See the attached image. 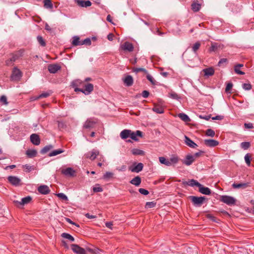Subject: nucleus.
<instances>
[{
    "mask_svg": "<svg viewBox=\"0 0 254 254\" xmlns=\"http://www.w3.org/2000/svg\"><path fill=\"white\" fill-rule=\"evenodd\" d=\"M38 191L43 194H47L50 192L49 187L46 185H41L38 188Z\"/></svg>",
    "mask_w": 254,
    "mask_h": 254,
    "instance_id": "nucleus-15",
    "label": "nucleus"
},
{
    "mask_svg": "<svg viewBox=\"0 0 254 254\" xmlns=\"http://www.w3.org/2000/svg\"><path fill=\"white\" fill-rule=\"evenodd\" d=\"M44 6L47 8H52L53 5L51 0H44Z\"/></svg>",
    "mask_w": 254,
    "mask_h": 254,
    "instance_id": "nucleus-44",
    "label": "nucleus"
},
{
    "mask_svg": "<svg viewBox=\"0 0 254 254\" xmlns=\"http://www.w3.org/2000/svg\"><path fill=\"white\" fill-rule=\"evenodd\" d=\"M114 174L110 172H106L103 175V179L106 180H109V179L112 178L113 177Z\"/></svg>",
    "mask_w": 254,
    "mask_h": 254,
    "instance_id": "nucleus-40",
    "label": "nucleus"
},
{
    "mask_svg": "<svg viewBox=\"0 0 254 254\" xmlns=\"http://www.w3.org/2000/svg\"><path fill=\"white\" fill-rule=\"evenodd\" d=\"M169 97L172 99L178 100L180 99L179 96L175 92L172 91L169 94Z\"/></svg>",
    "mask_w": 254,
    "mask_h": 254,
    "instance_id": "nucleus-45",
    "label": "nucleus"
},
{
    "mask_svg": "<svg viewBox=\"0 0 254 254\" xmlns=\"http://www.w3.org/2000/svg\"><path fill=\"white\" fill-rule=\"evenodd\" d=\"M31 142L35 145H38L40 143V138L39 136L36 133H33L30 137Z\"/></svg>",
    "mask_w": 254,
    "mask_h": 254,
    "instance_id": "nucleus-11",
    "label": "nucleus"
},
{
    "mask_svg": "<svg viewBox=\"0 0 254 254\" xmlns=\"http://www.w3.org/2000/svg\"><path fill=\"white\" fill-rule=\"evenodd\" d=\"M220 200L227 205H233L236 202V199L232 196L228 195H222L221 196Z\"/></svg>",
    "mask_w": 254,
    "mask_h": 254,
    "instance_id": "nucleus-2",
    "label": "nucleus"
},
{
    "mask_svg": "<svg viewBox=\"0 0 254 254\" xmlns=\"http://www.w3.org/2000/svg\"><path fill=\"white\" fill-rule=\"evenodd\" d=\"M251 156L249 153L246 154L244 157L246 163L248 166L251 165Z\"/></svg>",
    "mask_w": 254,
    "mask_h": 254,
    "instance_id": "nucleus-47",
    "label": "nucleus"
},
{
    "mask_svg": "<svg viewBox=\"0 0 254 254\" xmlns=\"http://www.w3.org/2000/svg\"><path fill=\"white\" fill-rule=\"evenodd\" d=\"M141 178L139 176H136L133 178L130 181V183L135 186H138L141 183Z\"/></svg>",
    "mask_w": 254,
    "mask_h": 254,
    "instance_id": "nucleus-27",
    "label": "nucleus"
},
{
    "mask_svg": "<svg viewBox=\"0 0 254 254\" xmlns=\"http://www.w3.org/2000/svg\"><path fill=\"white\" fill-rule=\"evenodd\" d=\"M37 151L36 150H28L26 151V155L29 157H30V158H32V157H34L35 156H36V155H37Z\"/></svg>",
    "mask_w": 254,
    "mask_h": 254,
    "instance_id": "nucleus-36",
    "label": "nucleus"
},
{
    "mask_svg": "<svg viewBox=\"0 0 254 254\" xmlns=\"http://www.w3.org/2000/svg\"><path fill=\"white\" fill-rule=\"evenodd\" d=\"M93 190L94 192H99L103 191V189L99 186V185H96L95 187H93Z\"/></svg>",
    "mask_w": 254,
    "mask_h": 254,
    "instance_id": "nucleus-50",
    "label": "nucleus"
},
{
    "mask_svg": "<svg viewBox=\"0 0 254 254\" xmlns=\"http://www.w3.org/2000/svg\"><path fill=\"white\" fill-rule=\"evenodd\" d=\"M57 195L60 198H61L64 200L66 201L68 200V198H67V196L63 193H59L57 194Z\"/></svg>",
    "mask_w": 254,
    "mask_h": 254,
    "instance_id": "nucleus-55",
    "label": "nucleus"
},
{
    "mask_svg": "<svg viewBox=\"0 0 254 254\" xmlns=\"http://www.w3.org/2000/svg\"><path fill=\"white\" fill-rule=\"evenodd\" d=\"M184 184L191 187L197 186L198 187L199 186H200V184L193 179L189 180Z\"/></svg>",
    "mask_w": 254,
    "mask_h": 254,
    "instance_id": "nucleus-26",
    "label": "nucleus"
},
{
    "mask_svg": "<svg viewBox=\"0 0 254 254\" xmlns=\"http://www.w3.org/2000/svg\"><path fill=\"white\" fill-rule=\"evenodd\" d=\"M194 161V156H192V155L188 154L187 155L185 158L182 161V162L184 164L187 166H190Z\"/></svg>",
    "mask_w": 254,
    "mask_h": 254,
    "instance_id": "nucleus-7",
    "label": "nucleus"
},
{
    "mask_svg": "<svg viewBox=\"0 0 254 254\" xmlns=\"http://www.w3.org/2000/svg\"><path fill=\"white\" fill-rule=\"evenodd\" d=\"M31 199V197L30 196H28L22 198L21 201H16L15 202L19 204L20 205H25L29 203Z\"/></svg>",
    "mask_w": 254,
    "mask_h": 254,
    "instance_id": "nucleus-24",
    "label": "nucleus"
},
{
    "mask_svg": "<svg viewBox=\"0 0 254 254\" xmlns=\"http://www.w3.org/2000/svg\"><path fill=\"white\" fill-rule=\"evenodd\" d=\"M81 45H90L91 44V39L89 38H87L84 39L83 41H81Z\"/></svg>",
    "mask_w": 254,
    "mask_h": 254,
    "instance_id": "nucleus-53",
    "label": "nucleus"
},
{
    "mask_svg": "<svg viewBox=\"0 0 254 254\" xmlns=\"http://www.w3.org/2000/svg\"><path fill=\"white\" fill-rule=\"evenodd\" d=\"M149 95V93L148 91H146V90H144L142 92V96L143 98H147L148 97Z\"/></svg>",
    "mask_w": 254,
    "mask_h": 254,
    "instance_id": "nucleus-64",
    "label": "nucleus"
},
{
    "mask_svg": "<svg viewBox=\"0 0 254 254\" xmlns=\"http://www.w3.org/2000/svg\"><path fill=\"white\" fill-rule=\"evenodd\" d=\"M18 59V58L16 57V55L14 54L12 55L11 58L6 61V64L7 65H12L13 63Z\"/></svg>",
    "mask_w": 254,
    "mask_h": 254,
    "instance_id": "nucleus-34",
    "label": "nucleus"
},
{
    "mask_svg": "<svg viewBox=\"0 0 254 254\" xmlns=\"http://www.w3.org/2000/svg\"><path fill=\"white\" fill-rule=\"evenodd\" d=\"M138 191L141 194L145 195H146L149 194V191L144 189L140 188L138 190Z\"/></svg>",
    "mask_w": 254,
    "mask_h": 254,
    "instance_id": "nucleus-60",
    "label": "nucleus"
},
{
    "mask_svg": "<svg viewBox=\"0 0 254 254\" xmlns=\"http://www.w3.org/2000/svg\"><path fill=\"white\" fill-rule=\"evenodd\" d=\"M250 146L251 144L250 142H242L240 144L241 147L244 150L248 149L249 148H250Z\"/></svg>",
    "mask_w": 254,
    "mask_h": 254,
    "instance_id": "nucleus-42",
    "label": "nucleus"
},
{
    "mask_svg": "<svg viewBox=\"0 0 254 254\" xmlns=\"http://www.w3.org/2000/svg\"><path fill=\"white\" fill-rule=\"evenodd\" d=\"M85 89H83V93L85 95L89 94L93 90V85L91 83H88L84 85Z\"/></svg>",
    "mask_w": 254,
    "mask_h": 254,
    "instance_id": "nucleus-17",
    "label": "nucleus"
},
{
    "mask_svg": "<svg viewBox=\"0 0 254 254\" xmlns=\"http://www.w3.org/2000/svg\"><path fill=\"white\" fill-rule=\"evenodd\" d=\"M75 2L78 6L82 7H87L92 4L90 0H75Z\"/></svg>",
    "mask_w": 254,
    "mask_h": 254,
    "instance_id": "nucleus-10",
    "label": "nucleus"
},
{
    "mask_svg": "<svg viewBox=\"0 0 254 254\" xmlns=\"http://www.w3.org/2000/svg\"><path fill=\"white\" fill-rule=\"evenodd\" d=\"M24 53V50L23 49L20 50L19 51H17L15 53V55H16V57L18 58V59H19L20 58L22 57Z\"/></svg>",
    "mask_w": 254,
    "mask_h": 254,
    "instance_id": "nucleus-54",
    "label": "nucleus"
},
{
    "mask_svg": "<svg viewBox=\"0 0 254 254\" xmlns=\"http://www.w3.org/2000/svg\"><path fill=\"white\" fill-rule=\"evenodd\" d=\"M199 191L204 194L209 195L211 193V190L207 187H205L200 184L198 187Z\"/></svg>",
    "mask_w": 254,
    "mask_h": 254,
    "instance_id": "nucleus-19",
    "label": "nucleus"
},
{
    "mask_svg": "<svg viewBox=\"0 0 254 254\" xmlns=\"http://www.w3.org/2000/svg\"><path fill=\"white\" fill-rule=\"evenodd\" d=\"M250 186V183H234L232 185V187L234 189H246Z\"/></svg>",
    "mask_w": 254,
    "mask_h": 254,
    "instance_id": "nucleus-20",
    "label": "nucleus"
},
{
    "mask_svg": "<svg viewBox=\"0 0 254 254\" xmlns=\"http://www.w3.org/2000/svg\"><path fill=\"white\" fill-rule=\"evenodd\" d=\"M23 168H25V169L27 170L28 172H30L33 169V168L32 167V166H30L28 164H26V165H24Z\"/></svg>",
    "mask_w": 254,
    "mask_h": 254,
    "instance_id": "nucleus-63",
    "label": "nucleus"
},
{
    "mask_svg": "<svg viewBox=\"0 0 254 254\" xmlns=\"http://www.w3.org/2000/svg\"><path fill=\"white\" fill-rule=\"evenodd\" d=\"M62 237L69 240L71 242L74 241V238L70 234L66 233H64L62 234Z\"/></svg>",
    "mask_w": 254,
    "mask_h": 254,
    "instance_id": "nucleus-39",
    "label": "nucleus"
},
{
    "mask_svg": "<svg viewBox=\"0 0 254 254\" xmlns=\"http://www.w3.org/2000/svg\"><path fill=\"white\" fill-rule=\"evenodd\" d=\"M137 136L141 137L142 136V132L140 130H137L135 132L131 131L130 137L134 141L138 140Z\"/></svg>",
    "mask_w": 254,
    "mask_h": 254,
    "instance_id": "nucleus-16",
    "label": "nucleus"
},
{
    "mask_svg": "<svg viewBox=\"0 0 254 254\" xmlns=\"http://www.w3.org/2000/svg\"><path fill=\"white\" fill-rule=\"evenodd\" d=\"M184 141L186 144L190 148H195L198 146V145L195 143H194L191 139H190L186 135L185 136Z\"/></svg>",
    "mask_w": 254,
    "mask_h": 254,
    "instance_id": "nucleus-13",
    "label": "nucleus"
},
{
    "mask_svg": "<svg viewBox=\"0 0 254 254\" xmlns=\"http://www.w3.org/2000/svg\"><path fill=\"white\" fill-rule=\"evenodd\" d=\"M232 87H233V84L232 83L229 82V83H227L226 88H225L226 92L230 93V91L232 89Z\"/></svg>",
    "mask_w": 254,
    "mask_h": 254,
    "instance_id": "nucleus-58",
    "label": "nucleus"
},
{
    "mask_svg": "<svg viewBox=\"0 0 254 254\" xmlns=\"http://www.w3.org/2000/svg\"><path fill=\"white\" fill-rule=\"evenodd\" d=\"M121 48L124 51L132 52L133 50L132 44L128 42H126L124 44L121 45Z\"/></svg>",
    "mask_w": 254,
    "mask_h": 254,
    "instance_id": "nucleus-14",
    "label": "nucleus"
},
{
    "mask_svg": "<svg viewBox=\"0 0 254 254\" xmlns=\"http://www.w3.org/2000/svg\"><path fill=\"white\" fill-rule=\"evenodd\" d=\"M52 93V91L50 90L46 92L42 93L39 96H37L35 99H39L40 98H47L48 96H49Z\"/></svg>",
    "mask_w": 254,
    "mask_h": 254,
    "instance_id": "nucleus-33",
    "label": "nucleus"
},
{
    "mask_svg": "<svg viewBox=\"0 0 254 254\" xmlns=\"http://www.w3.org/2000/svg\"><path fill=\"white\" fill-rule=\"evenodd\" d=\"M75 172V171L71 167H68L62 170V173L67 177L74 176Z\"/></svg>",
    "mask_w": 254,
    "mask_h": 254,
    "instance_id": "nucleus-9",
    "label": "nucleus"
},
{
    "mask_svg": "<svg viewBox=\"0 0 254 254\" xmlns=\"http://www.w3.org/2000/svg\"><path fill=\"white\" fill-rule=\"evenodd\" d=\"M125 84L127 86H130L133 82V78L131 75H127L124 80Z\"/></svg>",
    "mask_w": 254,
    "mask_h": 254,
    "instance_id": "nucleus-23",
    "label": "nucleus"
},
{
    "mask_svg": "<svg viewBox=\"0 0 254 254\" xmlns=\"http://www.w3.org/2000/svg\"><path fill=\"white\" fill-rule=\"evenodd\" d=\"M96 124V122L94 121H93L91 119H88L87 120L84 126L83 127L85 128H90L93 127L94 125Z\"/></svg>",
    "mask_w": 254,
    "mask_h": 254,
    "instance_id": "nucleus-22",
    "label": "nucleus"
},
{
    "mask_svg": "<svg viewBox=\"0 0 254 254\" xmlns=\"http://www.w3.org/2000/svg\"><path fill=\"white\" fill-rule=\"evenodd\" d=\"M61 67L58 64H51L48 65V69L49 71L51 73H55L58 70H60Z\"/></svg>",
    "mask_w": 254,
    "mask_h": 254,
    "instance_id": "nucleus-8",
    "label": "nucleus"
},
{
    "mask_svg": "<svg viewBox=\"0 0 254 254\" xmlns=\"http://www.w3.org/2000/svg\"><path fill=\"white\" fill-rule=\"evenodd\" d=\"M99 154V152L97 149H93L92 151L88 152L85 154L86 158H89L91 160H94Z\"/></svg>",
    "mask_w": 254,
    "mask_h": 254,
    "instance_id": "nucleus-4",
    "label": "nucleus"
},
{
    "mask_svg": "<svg viewBox=\"0 0 254 254\" xmlns=\"http://www.w3.org/2000/svg\"><path fill=\"white\" fill-rule=\"evenodd\" d=\"M132 71L137 73L139 72H140V71H142V72H144L145 73H147L148 71L147 70H146L145 68H141V67H139V68H137V67H134V68H132Z\"/></svg>",
    "mask_w": 254,
    "mask_h": 254,
    "instance_id": "nucleus-46",
    "label": "nucleus"
},
{
    "mask_svg": "<svg viewBox=\"0 0 254 254\" xmlns=\"http://www.w3.org/2000/svg\"><path fill=\"white\" fill-rule=\"evenodd\" d=\"M143 167V165L141 163H139L134 167L130 168V170L132 172L138 173L142 171Z\"/></svg>",
    "mask_w": 254,
    "mask_h": 254,
    "instance_id": "nucleus-18",
    "label": "nucleus"
},
{
    "mask_svg": "<svg viewBox=\"0 0 254 254\" xmlns=\"http://www.w3.org/2000/svg\"><path fill=\"white\" fill-rule=\"evenodd\" d=\"M169 161H170V162L171 163V166L172 165L176 164H177L178 162V161H179V158H178V156H175V155L172 156L170 158Z\"/></svg>",
    "mask_w": 254,
    "mask_h": 254,
    "instance_id": "nucleus-43",
    "label": "nucleus"
},
{
    "mask_svg": "<svg viewBox=\"0 0 254 254\" xmlns=\"http://www.w3.org/2000/svg\"><path fill=\"white\" fill-rule=\"evenodd\" d=\"M0 102L1 103H3V104H4V105H7L8 104V102L7 101V98L4 95H2L0 97Z\"/></svg>",
    "mask_w": 254,
    "mask_h": 254,
    "instance_id": "nucleus-57",
    "label": "nucleus"
},
{
    "mask_svg": "<svg viewBox=\"0 0 254 254\" xmlns=\"http://www.w3.org/2000/svg\"><path fill=\"white\" fill-rule=\"evenodd\" d=\"M37 40L39 42V43L42 46H45L46 45V43L45 42V41L44 40L43 38H42V37L40 36H38L37 37Z\"/></svg>",
    "mask_w": 254,
    "mask_h": 254,
    "instance_id": "nucleus-52",
    "label": "nucleus"
},
{
    "mask_svg": "<svg viewBox=\"0 0 254 254\" xmlns=\"http://www.w3.org/2000/svg\"><path fill=\"white\" fill-rule=\"evenodd\" d=\"M81 41H80L79 37L78 36H74L73 37V41L72 44L74 46L81 45Z\"/></svg>",
    "mask_w": 254,
    "mask_h": 254,
    "instance_id": "nucleus-38",
    "label": "nucleus"
},
{
    "mask_svg": "<svg viewBox=\"0 0 254 254\" xmlns=\"http://www.w3.org/2000/svg\"><path fill=\"white\" fill-rule=\"evenodd\" d=\"M22 76L21 71L17 67H14L11 75V79L13 81L19 80Z\"/></svg>",
    "mask_w": 254,
    "mask_h": 254,
    "instance_id": "nucleus-3",
    "label": "nucleus"
},
{
    "mask_svg": "<svg viewBox=\"0 0 254 254\" xmlns=\"http://www.w3.org/2000/svg\"><path fill=\"white\" fill-rule=\"evenodd\" d=\"M234 70H235V72L237 74H239L240 75H244L245 74V72L240 70V68H239V66H235Z\"/></svg>",
    "mask_w": 254,
    "mask_h": 254,
    "instance_id": "nucleus-61",
    "label": "nucleus"
},
{
    "mask_svg": "<svg viewBox=\"0 0 254 254\" xmlns=\"http://www.w3.org/2000/svg\"><path fill=\"white\" fill-rule=\"evenodd\" d=\"M206 135L208 136L213 137L215 135V132L211 129H208L206 131Z\"/></svg>",
    "mask_w": 254,
    "mask_h": 254,
    "instance_id": "nucleus-51",
    "label": "nucleus"
},
{
    "mask_svg": "<svg viewBox=\"0 0 254 254\" xmlns=\"http://www.w3.org/2000/svg\"><path fill=\"white\" fill-rule=\"evenodd\" d=\"M156 205V203L152 201V202H147L145 204V208H152L155 207Z\"/></svg>",
    "mask_w": 254,
    "mask_h": 254,
    "instance_id": "nucleus-56",
    "label": "nucleus"
},
{
    "mask_svg": "<svg viewBox=\"0 0 254 254\" xmlns=\"http://www.w3.org/2000/svg\"><path fill=\"white\" fill-rule=\"evenodd\" d=\"M53 146L52 145H48L45 146L42 149H41L40 152L41 154H45L48 152L49 150L52 149Z\"/></svg>",
    "mask_w": 254,
    "mask_h": 254,
    "instance_id": "nucleus-41",
    "label": "nucleus"
},
{
    "mask_svg": "<svg viewBox=\"0 0 254 254\" xmlns=\"http://www.w3.org/2000/svg\"><path fill=\"white\" fill-rule=\"evenodd\" d=\"M152 110L158 114H162L164 113V109L163 107L158 105H155Z\"/></svg>",
    "mask_w": 254,
    "mask_h": 254,
    "instance_id": "nucleus-28",
    "label": "nucleus"
},
{
    "mask_svg": "<svg viewBox=\"0 0 254 254\" xmlns=\"http://www.w3.org/2000/svg\"><path fill=\"white\" fill-rule=\"evenodd\" d=\"M81 83V82L79 80H75L72 83V86L73 88H74V91H75V92L80 91V92L83 93V89L79 88L77 87V86Z\"/></svg>",
    "mask_w": 254,
    "mask_h": 254,
    "instance_id": "nucleus-25",
    "label": "nucleus"
},
{
    "mask_svg": "<svg viewBox=\"0 0 254 254\" xmlns=\"http://www.w3.org/2000/svg\"><path fill=\"white\" fill-rule=\"evenodd\" d=\"M131 152L132 154L134 155H144V152L140 149H137V148H133L131 150Z\"/></svg>",
    "mask_w": 254,
    "mask_h": 254,
    "instance_id": "nucleus-31",
    "label": "nucleus"
},
{
    "mask_svg": "<svg viewBox=\"0 0 254 254\" xmlns=\"http://www.w3.org/2000/svg\"><path fill=\"white\" fill-rule=\"evenodd\" d=\"M244 127L246 129H252L254 128L253 124L251 123H245Z\"/></svg>",
    "mask_w": 254,
    "mask_h": 254,
    "instance_id": "nucleus-62",
    "label": "nucleus"
},
{
    "mask_svg": "<svg viewBox=\"0 0 254 254\" xmlns=\"http://www.w3.org/2000/svg\"><path fill=\"white\" fill-rule=\"evenodd\" d=\"M243 88L245 90H250L252 88V85L250 83H244L243 84Z\"/></svg>",
    "mask_w": 254,
    "mask_h": 254,
    "instance_id": "nucleus-59",
    "label": "nucleus"
},
{
    "mask_svg": "<svg viewBox=\"0 0 254 254\" xmlns=\"http://www.w3.org/2000/svg\"><path fill=\"white\" fill-rule=\"evenodd\" d=\"M159 160L161 164H164L167 166H170L171 163L170 162L169 160L166 159L165 157H160L159 158Z\"/></svg>",
    "mask_w": 254,
    "mask_h": 254,
    "instance_id": "nucleus-35",
    "label": "nucleus"
},
{
    "mask_svg": "<svg viewBox=\"0 0 254 254\" xmlns=\"http://www.w3.org/2000/svg\"><path fill=\"white\" fill-rule=\"evenodd\" d=\"M131 133V130L128 129H124L120 133V136L122 139H125L130 137Z\"/></svg>",
    "mask_w": 254,
    "mask_h": 254,
    "instance_id": "nucleus-21",
    "label": "nucleus"
},
{
    "mask_svg": "<svg viewBox=\"0 0 254 254\" xmlns=\"http://www.w3.org/2000/svg\"><path fill=\"white\" fill-rule=\"evenodd\" d=\"M203 72L204 75L207 76H212L214 73V70L212 67L204 69Z\"/></svg>",
    "mask_w": 254,
    "mask_h": 254,
    "instance_id": "nucleus-29",
    "label": "nucleus"
},
{
    "mask_svg": "<svg viewBox=\"0 0 254 254\" xmlns=\"http://www.w3.org/2000/svg\"><path fill=\"white\" fill-rule=\"evenodd\" d=\"M64 152V150L63 149H57V150H55L54 151H52V152H51L49 154V156L50 157H52V156H56L58 154H60L62 153H63Z\"/></svg>",
    "mask_w": 254,
    "mask_h": 254,
    "instance_id": "nucleus-37",
    "label": "nucleus"
},
{
    "mask_svg": "<svg viewBox=\"0 0 254 254\" xmlns=\"http://www.w3.org/2000/svg\"><path fill=\"white\" fill-rule=\"evenodd\" d=\"M200 46V43L199 42L195 43L192 47V51L196 53L197 50L199 49Z\"/></svg>",
    "mask_w": 254,
    "mask_h": 254,
    "instance_id": "nucleus-48",
    "label": "nucleus"
},
{
    "mask_svg": "<svg viewBox=\"0 0 254 254\" xmlns=\"http://www.w3.org/2000/svg\"><path fill=\"white\" fill-rule=\"evenodd\" d=\"M8 182L12 185L15 186H20L21 185V180L16 176H8L7 178Z\"/></svg>",
    "mask_w": 254,
    "mask_h": 254,
    "instance_id": "nucleus-5",
    "label": "nucleus"
},
{
    "mask_svg": "<svg viewBox=\"0 0 254 254\" xmlns=\"http://www.w3.org/2000/svg\"><path fill=\"white\" fill-rule=\"evenodd\" d=\"M191 9L194 12L198 11L201 7V4L196 2V1H193L191 4Z\"/></svg>",
    "mask_w": 254,
    "mask_h": 254,
    "instance_id": "nucleus-30",
    "label": "nucleus"
},
{
    "mask_svg": "<svg viewBox=\"0 0 254 254\" xmlns=\"http://www.w3.org/2000/svg\"><path fill=\"white\" fill-rule=\"evenodd\" d=\"M178 117L183 121L185 122H189L190 121L189 116L184 113H180L178 114Z\"/></svg>",
    "mask_w": 254,
    "mask_h": 254,
    "instance_id": "nucleus-32",
    "label": "nucleus"
},
{
    "mask_svg": "<svg viewBox=\"0 0 254 254\" xmlns=\"http://www.w3.org/2000/svg\"><path fill=\"white\" fill-rule=\"evenodd\" d=\"M146 78L151 83L152 85H155L156 83V80L153 78V77L148 73H146Z\"/></svg>",
    "mask_w": 254,
    "mask_h": 254,
    "instance_id": "nucleus-49",
    "label": "nucleus"
},
{
    "mask_svg": "<svg viewBox=\"0 0 254 254\" xmlns=\"http://www.w3.org/2000/svg\"><path fill=\"white\" fill-rule=\"evenodd\" d=\"M193 205L196 207L200 206L206 198L204 196L197 197L195 196H190V197Z\"/></svg>",
    "mask_w": 254,
    "mask_h": 254,
    "instance_id": "nucleus-1",
    "label": "nucleus"
},
{
    "mask_svg": "<svg viewBox=\"0 0 254 254\" xmlns=\"http://www.w3.org/2000/svg\"><path fill=\"white\" fill-rule=\"evenodd\" d=\"M204 143L206 146L210 147L216 146L219 144L218 141L211 139H204Z\"/></svg>",
    "mask_w": 254,
    "mask_h": 254,
    "instance_id": "nucleus-12",
    "label": "nucleus"
},
{
    "mask_svg": "<svg viewBox=\"0 0 254 254\" xmlns=\"http://www.w3.org/2000/svg\"><path fill=\"white\" fill-rule=\"evenodd\" d=\"M72 250L75 253L78 254H86L85 250L76 244L71 245Z\"/></svg>",
    "mask_w": 254,
    "mask_h": 254,
    "instance_id": "nucleus-6",
    "label": "nucleus"
}]
</instances>
